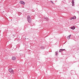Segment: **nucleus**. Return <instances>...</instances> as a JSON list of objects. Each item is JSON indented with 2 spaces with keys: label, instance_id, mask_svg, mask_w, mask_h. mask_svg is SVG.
I'll return each instance as SVG.
<instances>
[{
  "label": "nucleus",
  "instance_id": "9b49d317",
  "mask_svg": "<svg viewBox=\"0 0 79 79\" xmlns=\"http://www.w3.org/2000/svg\"><path fill=\"white\" fill-rule=\"evenodd\" d=\"M41 49H44L45 48L44 47V46H42L41 47Z\"/></svg>",
  "mask_w": 79,
  "mask_h": 79
},
{
  "label": "nucleus",
  "instance_id": "39448f33",
  "mask_svg": "<svg viewBox=\"0 0 79 79\" xmlns=\"http://www.w3.org/2000/svg\"><path fill=\"white\" fill-rule=\"evenodd\" d=\"M20 3V4H22L23 5H25V2H24L22 1H20L19 2Z\"/></svg>",
  "mask_w": 79,
  "mask_h": 79
},
{
  "label": "nucleus",
  "instance_id": "7ed1b4c3",
  "mask_svg": "<svg viewBox=\"0 0 79 79\" xmlns=\"http://www.w3.org/2000/svg\"><path fill=\"white\" fill-rule=\"evenodd\" d=\"M76 19V16H74L73 17L70 18L69 19L70 20H73V19Z\"/></svg>",
  "mask_w": 79,
  "mask_h": 79
},
{
  "label": "nucleus",
  "instance_id": "9d476101",
  "mask_svg": "<svg viewBox=\"0 0 79 79\" xmlns=\"http://www.w3.org/2000/svg\"><path fill=\"white\" fill-rule=\"evenodd\" d=\"M44 19H46L47 21H48V18L47 17L45 18Z\"/></svg>",
  "mask_w": 79,
  "mask_h": 79
},
{
  "label": "nucleus",
  "instance_id": "20e7f679",
  "mask_svg": "<svg viewBox=\"0 0 79 79\" xmlns=\"http://www.w3.org/2000/svg\"><path fill=\"white\" fill-rule=\"evenodd\" d=\"M16 57L15 56H12V60H14V61L15 60H16Z\"/></svg>",
  "mask_w": 79,
  "mask_h": 79
},
{
  "label": "nucleus",
  "instance_id": "f8f14e48",
  "mask_svg": "<svg viewBox=\"0 0 79 79\" xmlns=\"http://www.w3.org/2000/svg\"><path fill=\"white\" fill-rule=\"evenodd\" d=\"M51 2L52 3V4H53V5L54 4V3H53V1H51Z\"/></svg>",
  "mask_w": 79,
  "mask_h": 79
},
{
  "label": "nucleus",
  "instance_id": "f03ea898",
  "mask_svg": "<svg viewBox=\"0 0 79 79\" xmlns=\"http://www.w3.org/2000/svg\"><path fill=\"white\" fill-rule=\"evenodd\" d=\"M9 71L11 74H14V72L12 69L10 68L9 69Z\"/></svg>",
  "mask_w": 79,
  "mask_h": 79
},
{
  "label": "nucleus",
  "instance_id": "6e6552de",
  "mask_svg": "<svg viewBox=\"0 0 79 79\" xmlns=\"http://www.w3.org/2000/svg\"><path fill=\"white\" fill-rule=\"evenodd\" d=\"M70 28L72 29H73V30H74V29H75V28H76V27H74V26L72 27H71Z\"/></svg>",
  "mask_w": 79,
  "mask_h": 79
},
{
  "label": "nucleus",
  "instance_id": "2eb2a0df",
  "mask_svg": "<svg viewBox=\"0 0 79 79\" xmlns=\"http://www.w3.org/2000/svg\"><path fill=\"white\" fill-rule=\"evenodd\" d=\"M27 39H28V38H27Z\"/></svg>",
  "mask_w": 79,
  "mask_h": 79
},
{
  "label": "nucleus",
  "instance_id": "4468645a",
  "mask_svg": "<svg viewBox=\"0 0 79 79\" xmlns=\"http://www.w3.org/2000/svg\"><path fill=\"white\" fill-rule=\"evenodd\" d=\"M63 51H64V50H65V49H63Z\"/></svg>",
  "mask_w": 79,
  "mask_h": 79
},
{
  "label": "nucleus",
  "instance_id": "f257e3e1",
  "mask_svg": "<svg viewBox=\"0 0 79 79\" xmlns=\"http://www.w3.org/2000/svg\"><path fill=\"white\" fill-rule=\"evenodd\" d=\"M27 19L29 23H31V18L30 17V15H28L27 16Z\"/></svg>",
  "mask_w": 79,
  "mask_h": 79
},
{
  "label": "nucleus",
  "instance_id": "423d86ee",
  "mask_svg": "<svg viewBox=\"0 0 79 79\" xmlns=\"http://www.w3.org/2000/svg\"><path fill=\"white\" fill-rule=\"evenodd\" d=\"M72 6H74V0H72Z\"/></svg>",
  "mask_w": 79,
  "mask_h": 79
},
{
  "label": "nucleus",
  "instance_id": "ddd939ff",
  "mask_svg": "<svg viewBox=\"0 0 79 79\" xmlns=\"http://www.w3.org/2000/svg\"><path fill=\"white\" fill-rule=\"evenodd\" d=\"M55 55H56V56H57V55H58V54L57 53V52H56Z\"/></svg>",
  "mask_w": 79,
  "mask_h": 79
},
{
  "label": "nucleus",
  "instance_id": "0eeeda50",
  "mask_svg": "<svg viewBox=\"0 0 79 79\" xmlns=\"http://www.w3.org/2000/svg\"><path fill=\"white\" fill-rule=\"evenodd\" d=\"M71 35H70L69 36H68L67 37V39H70V38L71 37Z\"/></svg>",
  "mask_w": 79,
  "mask_h": 79
},
{
  "label": "nucleus",
  "instance_id": "1a4fd4ad",
  "mask_svg": "<svg viewBox=\"0 0 79 79\" xmlns=\"http://www.w3.org/2000/svg\"><path fill=\"white\" fill-rule=\"evenodd\" d=\"M63 50L62 49H60L59 50V52H61L63 51Z\"/></svg>",
  "mask_w": 79,
  "mask_h": 79
}]
</instances>
